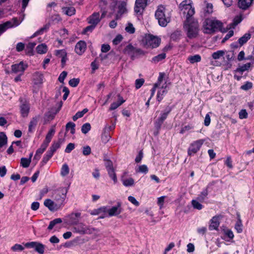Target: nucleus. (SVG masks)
Wrapping results in <instances>:
<instances>
[{"instance_id":"7ed1b4c3","label":"nucleus","mask_w":254,"mask_h":254,"mask_svg":"<svg viewBox=\"0 0 254 254\" xmlns=\"http://www.w3.org/2000/svg\"><path fill=\"white\" fill-rule=\"evenodd\" d=\"M192 1L191 0H185L183 1L179 5L180 10L185 16L187 21L194 13V8L192 7Z\"/></svg>"},{"instance_id":"72a5a7b5","label":"nucleus","mask_w":254,"mask_h":254,"mask_svg":"<svg viewBox=\"0 0 254 254\" xmlns=\"http://www.w3.org/2000/svg\"><path fill=\"white\" fill-rule=\"evenodd\" d=\"M111 137V136L109 132L106 130H103V132L101 135V140L103 143L106 144L107 143L110 139Z\"/></svg>"},{"instance_id":"7c9ffc66","label":"nucleus","mask_w":254,"mask_h":254,"mask_svg":"<svg viewBox=\"0 0 254 254\" xmlns=\"http://www.w3.org/2000/svg\"><path fill=\"white\" fill-rule=\"evenodd\" d=\"M251 35L250 33H246L242 37L239 38L238 40V43L240 44V46H243L245 44L250 38Z\"/></svg>"},{"instance_id":"c756f323","label":"nucleus","mask_w":254,"mask_h":254,"mask_svg":"<svg viewBox=\"0 0 254 254\" xmlns=\"http://www.w3.org/2000/svg\"><path fill=\"white\" fill-rule=\"evenodd\" d=\"M203 12L205 16H207L213 12V5L210 3H206L203 8Z\"/></svg>"},{"instance_id":"9b49d317","label":"nucleus","mask_w":254,"mask_h":254,"mask_svg":"<svg viewBox=\"0 0 254 254\" xmlns=\"http://www.w3.org/2000/svg\"><path fill=\"white\" fill-rule=\"evenodd\" d=\"M148 0H136L134 6V12L141 14L147 6Z\"/></svg>"},{"instance_id":"37998d69","label":"nucleus","mask_w":254,"mask_h":254,"mask_svg":"<svg viewBox=\"0 0 254 254\" xmlns=\"http://www.w3.org/2000/svg\"><path fill=\"white\" fill-rule=\"evenodd\" d=\"M69 172V169L68 165L66 164H64L61 168V175L64 177L68 174Z\"/></svg>"},{"instance_id":"8fccbe9b","label":"nucleus","mask_w":254,"mask_h":254,"mask_svg":"<svg viewBox=\"0 0 254 254\" xmlns=\"http://www.w3.org/2000/svg\"><path fill=\"white\" fill-rule=\"evenodd\" d=\"M53 153L48 150L43 157L42 162L44 164H46L50 160V159L53 156Z\"/></svg>"},{"instance_id":"423d86ee","label":"nucleus","mask_w":254,"mask_h":254,"mask_svg":"<svg viewBox=\"0 0 254 254\" xmlns=\"http://www.w3.org/2000/svg\"><path fill=\"white\" fill-rule=\"evenodd\" d=\"M76 225V226L74 227V229L76 233L80 234H91L95 231H98L97 229L90 226H86L82 223Z\"/></svg>"},{"instance_id":"f8f14e48","label":"nucleus","mask_w":254,"mask_h":254,"mask_svg":"<svg viewBox=\"0 0 254 254\" xmlns=\"http://www.w3.org/2000/svg\"><path fill=\"white\" fill-rule=\"evenodd\" d=\"M122 202L119 201L117 202L116 205L112 206L111 208H109L108 210V216L112 217L120 214L123 210L122 207Z\"/></svg>"},{"instance_id":"c85d7f7f","label":"nucleus","mask_w":254,"mask_h":254,"mask_svg":"<svg viewBox=\"0 0 254 254\" xmlns=\"http://www.w3.org/2000/svg\"><path fill=\"white\" fill-rule=\"evenodd\" d=\"M62 11L64 14L68 16H72L75 13V9L72 6L63 7Z\"/></svg>"},{"instance_id":"e433bc0d","label":"nucleus","mask_w":254,"mask_h":254,"mask_svg":"<svg viewBox=\"0 0 254 254\" xmlns=\"http://www.w3.org/2000/svg\"><path fill=\"white\" fill-rule=\"evenodd\" d=\"M7 142V137L6 134L3 132H1L0 133V148L6 144Z\"/></svg>"},{"instance_id":"b1692460","label":"nucleus","mask_w":254,"mask_h":254,"mask_svg":"<svg viewBox=\"0 0 254 254\" xmlns=\"http://www.w3.org/2000/svg\"><path fill=\"white\" fill-rule=\"evenodd\" d=\"M81 216V213L79 212L72 213L69 216V222L72 225H76L78 222V218Z\"/></svg>"},{"instance_id":"49530a36","label":"nucleus","mask_w":254,"mask_h":254,"mask_svg":"<svg viewBox=\"0 0 254 254\" xmlns=\"http://www.w3.org/2000/svg\"><path fill=\"white\" fill-rule=\"evenodd\" d=\"M107 171L110 177L113 180L114 183H116L117 182V178L114 169H110V170Z\"/></svg>"},{"instance_id":"bb28decb","label":"nucleus","mask_w":254,"mask_h":254,"mask_svg":"<svg viewBox=\"0 0 254 254\" xmlns=\"http://www.w3.org/2000/svg\"><path fill=\"white\" fill-rule=\"evenodd\" d=\"M63 141V140L60 138L58 140V141L53 142L49 150L54 154L56 151L60 147L61 144Z\"/></svg>"},{"instance_id":"680f3d73","label":"nucleus","mask_w":254,"mask_h":254,"mask_svg":"<svg viewBox=\"0 0 254 254\" xmlns=\"http://www.w3.org/2000/svg\"><path fill=\"white\" fill-rule=\"evenodd\" d=\"M253 87V84L251 82L247 81L244 85L241 86V89L244 90H248Z\"/></svg>"},{"instance_id":"a211bd4d","label":"nucleus","mask_w":254,"mask_h":254,"mask_svg":"<svg viewBox=\"0 0 254 254\" xmlns=\"http://www.w3.org/2000/svg\"><path fill=\"white\" fill-rule=\"evenodd\" d=\"M86 44L83 41H80L76 43L75 52L79 55H81L86 50Z\"/></svg>"},{"instance_id":"2eb2a0df","label":"nucleus","mask_w":254,"mask_h":254,"mask_svg":"<svg viewBox=\"0 0 254 254\" xmlns=\"http://www.w3.org/2000/svg\"><path fill=\"white\" fill-rule=\"evenodd\" d=\"M101 20L99 12H94L87 18L88 23L90 24H92L95 26L100 22Z\"/></svg>"},{"instance_id":"338daca9","label":"nucleus","mask_w":254,"mask_h":254,"mask_svg":"<svg viewBox=\"0 0 254 254\" xmlns=\"http://www.w3.org/2000/svg\"><path fill=\"white\" fill-rule=\"evenodd\" d=\"M11 249L13 251H22L24 249L22 245L17 244H15Z\"/></svg>"},{"instance_id":"69168bd1","label":"nucleus","mask_w":254,"mask_h":254,"mask_svg":"<svg viewBox=\"0 0 254 254\" xmlns=\"http://www.w3.org/2000/svg\"><path fill=\"white\" fill-rule=\"evenodd\" d=\"M91 149L89 146H85L83 147L82 153L85 156H87L90 154Z\"/></svg>"},{"instance_id":"774afa93","label":"nucleus","mask_w":254,"mask_h":254,"mask_svg":"<svg viewBox=\"0 0 254 254\" xmlns=\"http://www.w3.org/2000/svg\"><path fill=\"white\" fill-rule=\"evenodd\" d=\"M144 82V80L143 78L137 79L135 80V84L136 89L140 88Z\"/></svg>"},{"instance_id":"1a4fd4ad","label":"nucleus","mask_w":254,"mask_h":254,"mask_svg":"<svg viewBox=\"0 0 254 254\" xmlns=\"http://www.w3.org/2000/svg\"><path fill=\"white\" fill-rule=\"evenodd\" d=\"M172 110V107L168 106L165 108L164 112L161 114L160 117L158 118L155 123V126L157 129L160 128L164 121L165 120H166L168 115L171 112Z\"/></svg>"},{"instance_id":"f704fd0d","label":"nucleus","mask_w":254,"mask_h":254,"mask_svg":"<svg viewBox=\"0 0 254 254\" xmlns=\"http://www.w3.org/2000/svg\"><path fill=\"white\" fill-rule=\"evenodd\" d=\"M166 57V56L165 53H162L153 57L152 59L151 62L154 64L158 63V62L165 59Z\"/></svg>"},{"instance_id":"5fc2aeb1","label":"nucleus","mask_w":254,"mask_h":254,"mask_svg":"<svg viewBox=\"0 0 254 254\" xmlns=\"http://www.w3.org/2000/svg\"><path fill=\"white\" fill-rule=\"evenodd\" d=\"M91 129V126L89 123H85L81 127V131L83 133H87Z\"/></svg>"},{"instance_id":"412c9836","label":"nucleus","mask_w":254,"mask_h":254,"mask_svg":"<svg viewBox=\"0 0 254 254\" xmlns=\"http://www.w3.org/2000/svg\"><path fill=\"white\" fill-rule=\"evenodd\" d=\"M44 205L48 207L50 210L54 211L60 208L59 206H57L56 202H54L50 199H47L44 201Z\"/></svg>"},{"instance_id":"c9c22d12","label":"nucleus","mask_w":254,"mask_h":254,"mask_svg":"<svg viewBox=\"0 0 254 254\" xmlns=\"http://www.w3.org/2000/svg\"><path fill=\"white\" fill-rule=\"evenodd\" d=\"M37 52L38 54H43L47 52L48 49L47 46L45 44H42L38 45L36 48Z\"/></svg>"},{"instance_id":"bf43d9fd","label":"nucleus","mask_w":254,"mask_h":254,"mask_svg":"<svg viewBox=\"0 0 254 254\" xmlns=\"http://www.w3.org/2000/svg\"><path fill=\"white\" fill-rule=\"evenodd\" d=\"M134 50L135 48L130 44L128 45L125 49V52L129 54H131L132 56L133 55Z\"/></svg>"},{"instance_id":"e2e57ef3","label":"nucleus","mask_w":254,"mask_h":254,"mask_svg":"<svg viewBox=\"0 0 254 254\" xmlns=\"http://www.w3.org/2000/svg\"><path fill=\"white\" fill-rule=\"evenodd\" d=\"M148 171V169L146 165H142L139 166L138 169L136 170V172L139 173H143L146 174Z\"/></svg>"},{"instance_id":"3c124183","label":"nucleus","mask_w":254,"mask_h":254,"mask_svg":"<svg viewBox=\"0 0 254 254\" xmlns=\"http://www.w3.org/2000/svg\"><path fill=\"white\" fill-rule=\"evenodd\" d=\"M223 232L225 236L228 237L229 239H233L234 235L233 232L229 229H224L223 230Z\"/></svg>"},{"instance_id":"4d7b16f0","label":"nucleus","mask_w":254,"mask_h":254,"mask_svg":"<svg viewBox=\"0 0 254 254\" xmlns=\"http://www.w3.org/2000/svg\"><path fill=\"white\" fill-rule=\"evenodd\" d=\"M125 30L129 34H133L135 32V28L131 23H128Z\"/></svg>"},{"instance_id":"5701e85b","label":"nucleus","mask_w":254,"mask_h":254,"mask_svg":"<svg viewBox=\"0 0 254 254\" xmlns=\"http://www.w3.org/2000/svg\"><path fill=\"white\" fill-rule=\"evenodd\" d=\"M62 105H63V103H62V102H61L60 103L59 108L57 110H55V109H52L51 110V111H49L46 114V116L48 120H51L54 118L56 114L60 110V109L62 106Z\"/></svg>"},{"instance_id":"603ef678","label":"nucleus","mask_w":254,"mask_h":254,"mask_svg":"<svg viewBox=\"0 0 254 254\" xmlns=\"http://www.w3.org/2000/svg\"><path fill=\"white\" fill-rule=\"evenodd\" d=\"M235 228L236 229L237 232L239 233H241L243 231L242 223L240 217L239 218L238 221H237L235 224Z\"/></svg>"},{"instance_id":"0eeeda50","label":"nucleus","mask_w":254,"mask_h":254,"mask_svg":"<svg viewBox=\"0 0 254 254\" xmlns=\"http://www.w3.org/2000/svg\"><path fill=\"white\" fill-rule=\"evenodd\" d=\"M185 26L187 29V36L190 38H195L198 32V24L197 22H193L188 25L185 24Z\"/></svg>"},{"instance_id":"ea45409f","label":"nucleus","mask_w":254,"mask_h":254,"mask_svg":"<svg viewBox=\"0 0 254 254\" xmlns=\"http://www.w3.org/2000/svg\"><path fill=\"white\" fill-rule=\"evenodd\" d=\"M62 222V220L61 218H56V219H55L54 220L51 221L50 222V224L49 225V226L48 227V229L50 230H52L54 227L56 225V224H60Z\"/></svg>"},{"instance_id":"c03bdc74","label":"nucleus","mask_w":254,"mask_h":254,"mask_svg":"<svg viewBox=\"0 0 254 254\" xmlns=\"http://www.w3.org/2000/svg\"><path fill=\"white\" fill-rule=\"evenodd\" d=\"M225 51L223 50L217 51L213 53L212 55V57L214 60H218L221 57H223L225 54Z\"/></svg>"},{"instance_id":"393cba45","label":"nucleus","mask_w":254,"mask_h":254,"mask_svg":"<svg viewBox=\"0 0 254 254\" xmlns=\"http://www.w3.org/2000/svg\"><path fill=\"white\" fill-rule=\"evenodd\" d=\"M118 99L119 101L117 102H114L111 104L109 110L112 111L116 109L125 102V100L120 95H118Z\"/></svg>"},{"instance_id":"6e6552de","label":"nucleus","mask_w":254,"mask_h":254,"mask_svg":"<svg viewBox=\"0 0 254 254\" xmlns=\"http://www.w3.org/2000/svg\"><path fill=\"white\" fill-rule=\"evenodd\" d=\"M204 141L205 140L204 139H199L192 142L188 148V155L191 156L197 153L199 150Z\"/></svg>"},{"instance_id":"a878e982","label":"nucleus","mask_w":254,"mask_h":254,"mask_svg":"<svg viewBox=\"0 0 254 254\" xmlns=\"http://www.w3.org/2000/svg\"><path fill=\"white\" fill-rule=\"evenodd\" d=\"M167 93V90L166 89V86L164 87L163 86L158 91L157 94V100L160 102L163 99L164 95Z\"/></svg>"},{"instance_id":"79ce46f5","label":"nucleus","mask_w":254,"mask_h":254,"mask_svg":"<svg viewBox=\"0 0 254 254\" xmlns=\"http://www.w3.org/2000/svg\"><path fill=\"white\" fill-rule=\"evenodd\" d=\"M188 60L191 64L199 62L201 61V57L199 55H195L193 56H190L188 58Z\"/></svg>"},{"instance_id":"a18cd8bd","label":"nucleus","mask_w":254,"mask_h":254,"mask_svg":"<svg viewBox=\"0 0 254 254\" xmlns=\"http://www.w3.org/2000/svg\"><path fill=\"white\" fill-rule=\"evenodd\" d=\"M199 201L197 199L196 200L193 199L191 201V204L194 208L201 210L203 208V206Z\"/></svg>"},{"instance_id":"09e8293b","label":"nucleus","mask_w":254,"mask_h":254,"mask_svg":"<svg viewBox=\"0 0 254 254\" xmlns=\"http://www.w3.org/2000/svg\"><path fill=\"white\" fill-rule=\"evenodd\" d=\"M134 183V180L131 178L123 180V184L126 187L133 186Z\"/></svg>"},{"instance_id":"4c0bfd02","label":"nucleus","mask_w":254,"mask_h":254,"mask_svg":"<svg viewBox=\"0 0 254 254\" xmlns=\"http://www.w3.org/2000/svg\"><path fill=\"white\" fill-rule=\"evenodd\" d=\"M45 247V245L42 243L37 242L35 248V250L40 254H43L44 253Z\"/></svg>"},{"instance_id":"58836bf2","label":"nucleus","mask_w":254,"mask_h":254,"mask_svg":"<svg viewBox=\"0 0 254 254\" xmlns=\"http://www.w3.org/2000/svg\"><path fill=\"white\" fill-rule=\"evenodd\" d=\"M251 63H247L246 64H243L241 67L237 68L236 70H235V71L239 72L242 74L243 72L248 70L251 67Z\"/></svg>"},{"instance_id":"9d476101","label":"nucleus","mask_w":254,"mask_h":254,"mask_svg":"<svg viewBox=\"0 0 254 254\" xmlns=\"http://www.w3.org/2000/svg\"><path fill=\"white\" fill-rule=\"evenodd\" d=\"M29 1L30 0H18V1L19 2H21V12L23 14V17L22 18L21 21H19L17 18H13L11 21H9V22H12L13 27L18 26L23 20L24 16V12L25 10L26 7L28 5Z\"/></svg>"},{"instance_id":"f257e3e1","label":"nucleus","mask_w":254,"mask_h":254,"mask_svg":"<svg viewBox=\"0 0 254 254\" xmlns=\"http://www.w3.org/2000/svg\"><path fill=\"white\" fill-rule=\"evenodd\" d=\"M222 27V22L214 18L206 19L203 24V32L206 34H213L221 31Z\"/></svg>"},{"instance_id":"aec40b11","label":"nucleus","mask_w":254,"mask_h":254,"mask_svg":"<svg viewBox=\"0 0 254 254\" xmlns=\"http://www.w3.org/2000/svg\"><path fill=\"white\" fill-rule=\"evenodd\" d=\"M20 110L22 117L24 118L27 117L30 111L29 104L26 102L21 104L20 106Z\"/></svg>"},{"instance_id":"13d9d810","label":"nucleus","mask_w":254,"mask_h":254,"mask_svg":"<svg viewBox=\"0 0 254 254\" xmlns=\"http://www.w3.org/2000/svg\"><path fill=\"white\" fill-rule=\"evenodd\" d=\"M79 81H80V79L79 78H74L71 79L69 81L68 83L70 86L75 87L78 85V84L79 83Z\"/></svg>"},{"instance_id":"864d4df0","label":"nucleus","mask_w":254,"mask_h":254,"mask_svg":"<svg viewBox=\"0 0 254 254\" xmlns=\"http://www.w3.org/2000/svg\"><path fill=\"white\" fill-rule=\"evenodd\" d=\"M49 28V25L46 24L43 27L40 29L39 30L36 31L33 35L32 37H35L37 35L42 34L43 33L44 31H46Z\"/></svg>"},{"instance_id":"052dcab7","label":"nucleus","mask_w":254,"mask_h":254,"mask_svg":"<svg viewBox=\"0 0 254 254\" xmlns=\"http://www.w3.org/2000/svg\"><path fill=\"white\" fill-rule=\"evenodd\" d=\"M55 54L57 56L62 58L64 57H66V52L65 50H58L55 51Z\"/></svg>"},{"instance_id":"20e7f679","label":"nucleus","mask_w":254,"mask_h":254,"mask_svg":"<svg viewBox=\"0 0 254 254\" xmlns=\"http://www.w3.org/2000/svg\"><path fill=\"white\" fill-rule=\"evenodd\" d=\"M160 38L151 34L146 35L142 39V44L146 48H157L160 45Z\"/></svg>"},{"instance_id":"cd10ccee","label":"nucleus","mask_w":254,"mask_h":254,"mask_svg":"<svg viewBox=\"0 0 254 254\" xmlns=\"http://www.w3.org/2000/svg\"><path fill=\"white\" fill-rule=\"evenodd\" d=\"M11 27H13L12 22L6 21L5 23L0 24V36L7 29Z\"/></svg>"},{"instance_id":"0e129e2a","label":"nucleus","mask_w":254,"mask_h":254,"mask_svg":"<svg viewBox=\"0 0 254 254\" xmlns=\"http://www.w3.org/2000/svg\"><path fill=\"white\" fill-rule=\"evenodd\" d=\"M95 27L96 26H95L94 25L90 24V25L87 26L83 29L82 33L84 34H86L88 32H92Z\"/></svg>"},{"instance_id":"ddd939ff","label":"nucleus","mask_w":254,"mask_h":254,"mask_svg":"<svg viewBox=\"0 0 254 254\" xmlns=\"http://www.w3.org/2000/svg\"><path fill=\"white\" fill-rule=\"evenodd\" d=\"M27 67V64H24L23 62H20L19 64L12 65L11 70L13 73H19L20 75H22Z\"/></svg>"},{"instance_id":"39448f33","label":"nucleus","mask_w":254,"mask_h":254,"mask_svg":"<svg viewBox=\"0 0 254 254\" xmlns=\"http://www.w3.org/2000/svg\"><path fill=\"white\" fill-rule=\"evenodd\" d=\"M67 192V190L64 188H61L55 192L54 197L56 201L57 206L61 208L64 205Z\"/></svg>"},{"instance_id":"2f4dec72","label":"nucleus","mask_w":254,"mask_h":254,"mask_svg":"<svg viewBox=\"0 0 254 254\" xmlns=\"http://www.w3.org/2000/svg\"><path fill=\"white\" fill-rule=\"evenodd\" d=\"M208 195L207 188L204 189L197 197V200L203 202Z\"/></svg>"},{"instance_id":"6ab92c4d","label":"nucleus","mask_w":254,"mask_h":254,"mask_svg":"<svg viewBox=\"0 0 254 254\" xmlns=\"http://www.w3.org/2000/svg\"><path fill=\"white\" fill-rule=\"evenodd\" d=\"M254 0H238V5L243 10L248 9L253 4Z\"/></svg>"},{"instance_id":"4468645a","label":"nucleus","mask_w":254,"mask_h":254,"mask_svg":"<svg viewBox=\"0 0 254 254\" xmlns=\"http://www.w3.org/2000/svg\"><path fill=\"white\" fill-rule=\"evenodd\" d=\"M221 217L220 215H216L211 219L208 227L210 230H218L220 225V219Z\"/></svg>"},{"instance_id":"473e14b6","label":"nucleus","mask_w":254,"mask_h":254,"mask_svg":"<svg viewBox=\"0 0 254 254\" xmlns=\"http://www.w3.org/2000/svg\"><path fill=\"white\" fill-rule=\"evenodd\" d=\"M38 118L37 117L33 118L31 121L29 123V127H28V130L30 132H32L33 130L35 128L38 123Z\"/></svg>"},{"instance_id":"f3484780","label":"nucleus","mask_w":254,"mask_h":254,"mask_svg":"<svg viewBox=\"0 0 254 254\" xmlns=\"http://www.w3.org/2000/svg\"><path fill=\"white\" fill-rule=\"evenodd\" d=\"M127 2L126 1H121L118 6V11L116 14V19H119L121 16L127 11L126 8Z\"/></svg>"},{"instance_id":"dca6fc26","label":"nucleus","mask_w":254,"mask_h":254,"mask_svg":"<svg viewBox=\"0 0 254 254\" xmlns=\"http://www.w3.org/2000/svg\"><path fill=\"white\" fill-rule=\"evenodd\" d=\"M118 0H100V5L102 7L109 6L112 10L115 9Z\"/></svg>"},{"instance_id":"a19ab883","label":"nucleus","mask_w":254,"mask_h":254,"mask_svg":"<svg viewBox=\"0 0 254 254\" xmlns=\"http://www.w3.org/2000/svg\"><path fill=\"white\" fill-rule=\"evenodd\" d=\"M30 159L22 158L20 160V165L23 168H28L31 163Z\"/></svg>"},{"instance_id":"de8ad7c7","label":"nucleus","mask_w":254,"mask_h":254,"mask_svg":"<svg viewBox=\"0 0 254 254\" xmlns=\"http://www.w3.org/2000/svg\"><path fill=\"white\" fill-rule=\"evenodd\" d=\"M75 125L74 123L69 122L66 125V130L70 129V133L73 134L75 133Z\"/></svg>"},{"instance_id":"f03ea898","label":"nucleus","mask_w":254,"mask_h":254,"mask_svg":"<svg viewBox=\"0 0 254 254\" xmlns=\"http://www.w3.org/2000/svg\"><path fill=\"white\" fill-rule=\"evenodd\" d=\"M165 10V7L160 5L158 6L155 13V17L158 20L159 25L162 27H166L171 20L170 14H166Z\"/></svg>"},{"instance_id":"4be33fe9","label":"nucleus","mask_w":254,"mask_h":254,"mask_svg":"<svg viewBox=\"0 0 254 254\" xmlns=\"http://www.w3.org/2000/svg\"><path fill=\"white\" fill-rule=\"evenodd\" d=\"M33 81L34 84H41L43 82V75L39 72H36L33 74Z\"/></svg>"},{"instance_id":"6e6d98bb","label":"nucleus","mask_w":254,"mask_h":254,"mask_svg":"<svg viewBox=\"0 0 254 254\" xmlns=\"http://www.w3.org/2000/svg\"><path fill=\"white\" fill-rule=\"evenodd\" d=\"M145 54V52H144L140 49L135 48L134 52L133 55H132V57H138L140 56H143Z\"/></svg>"}]
</instances>
